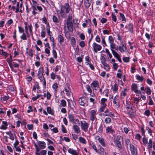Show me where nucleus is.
<instances>
[{"instance_id":"obj_9","label":"nucleus","mask_w":155,"mask_h":155,"mask_svg":"<svg viewBox=\"0 0 155 155\" xmlns=\"http://www.w3.org/2000/svg\"><path fill=\"white\" fill-rule=\"evenodd\" d=\"M70 121L73 124H80L79 121L78 119H75L74 116L71 115L69 116Z\"/></svg>"},{"instance_id":"obj_37","label":"nucleus","mask_w":155,"mask_h":155,"mask_svg":"<svg viewBox=\"0 0 155 155\" xmlns=\"http://www.w3.org/2000/svg\"><path fill=\"white\" fill-rule=\"evenodd\" d=\"M58 40L59 43L61 44L64 41V38L63 36L62 35H58Z\"/></svg>"},{"instance_id":"obj_23","label":"nucleus","mask_w":155,"mask_h":155,"mask_svg":"<svg viewBox=\"0 0 155 155\" xmlns=\"http://www.w3.org/2000/svg\"><path fill=\"white\" fill-rule=\"evenodd\" d=\"M68 153L71 154L72 155H78V151L72 149H68Z\"/></svg>"},{"instance_id":"obj_51","label":"nucleus","mask_w":155,"mask_h":155,"mask_svg":"<svg viewBox=\"0 0 155 155\" xmlns=\"http://www.w3.org/2000/svg\"><path fill=\"white\" fill-rule=\"evenodd\" d=\"M79 141L81 143L83 144H85L86 143V140L83 137H80L79 138Z\"/></svg>"},{"instance_id":"obj_10","label":"nucleus","mask_w":155,"mask_h":155,"mask_svg":"<svg viewBox=\"0 0 155 155\" xmlns=\"http://www.w3.org/2000/svg\"><path fill=\"white\" fill-rule=\"evenodd\" d=\"M24 24L25 25V33L27 36V38H30L31 35L30 33H29L28 31L29 29L28 25H28L27 22H25L24 23Z\"/></svg>"},{"instance_id":"obj_39","label":"nucleus","mask_w":155,"mask_h":155,"mask_svg":"<svg viewBox=\"0 0 155 155\" xmlns=\"http://www.w3.org/2000/svg\"><path fill=\"white\" fill-rule=\"evenodd\" d=\"M64 29L65 35H66V33L68 32V31L67 30V29H68V18L66 20V24L65 23L64 24Z\"/></svg>"},{"instance_id":"obj_5","label":"nucleus","mask_w":155,"mask_h":155,"mask_svg":"<svg viewBox=\"0 0 155 155\" xmlns=\"http://www.w3.org/2000/svg\"><path fill=\"white\" fill-rule=\"evenodd\" d=\"M131 87L132 90L137 95L140 94L141 91L137 89L138 86L137 84L135 83L133 84H132Z\"/></svg>"},{"instance_id":"obj_46","label":"nucleus","mask_w":155,"mask_h":155,"mask_svg":"<svg viewBox=\"0 0 155 155\" xmlns=\"http://www.w3.org/2000/svg\"><path fill=\"white\" fill-rule=\"evenodd\" d=\"M21 39L23 40H27V36L26 33H23L20 37Z\"/></svg>"},{"instance_id":"obj_45","label":"nucleus","mask_w":155,"mask_h":155,"mask_svg":"<svg viewBox=\"0 0 155 155\" xmlns=\"http://www.w3.org/2000/svg\"><path fill=\"white\" fill-rule=\"evenodd\" d=\"M132 105L131 103L129 101H126L125 107L127 110L128 109H129V108Z\"/></svg>"},{"instance_id":"obj_63","label":"nucleus","mask_w":155,"mask_h":155,"mask_svg":"<svg viewBox=\"0 0 155 155\" xmlns=\"http://www.w3.org/2000/svg\"><path fill=\"white\" fill-rule=\"evenodd\" d=\"M95 40L97 43H100L101 41V38L99 35H97L96 36Z\"/></svg>"},{"instance_id":"obj_41","label":"nucleus","mask_w":155,"mask_h":155,"mask_svg":"<svg viewBox=\"0 0 155 155\" xmlns=\"http://www.w3.org/2000/svg\"><path fill=\"white\" fill-rule=\"evenodd\" d=\"M104 67V69L107 71H109L110 69V67L106 63L103 64Z\"/></svg>"},{"instance_id":"obj_38","label":"nucleus","mask_w":155,"mask_h":155,"mask_svg":"<svg viewBox=\"0 0 155 155\" xmlns=\"http://www.w3.org/2000/svg\"><path fill=\"white\" fill-rule=\"evenodd\" d=\"M71 44L74 47L75 45L76 40L74 38L71 37L70 38Z\"/></svg>"},{"instance_id":"obj_4","label":"nucleus","mask_w":155,"mask_h":155,"mask_svg":"<svg viewBox=\"0 0 155 155\" xmlns=\"http://www.w3.org/2000/svg\"><path fill=\"white\" fill-rule=\"evenodd\" d=\"M81 129L85 132H87L89 124L84 121H81Z\"/></svg>"},{"instance_id":"obj_59","label":"nucleus","mask_w":155,"mask_h":155,"mask_svg":"<svg viewBox=\"0 0 155 155\" xmlns=\"http://www.w3.org/2000/svg\"><path fill=\"white\" fill-rule=\"evenodd\" d=\"M61 68V66L60 65H57L54 68V71L55 73L58 72L59 70Z\"/></svg>"},{"instance_id":"obj_36","label":"nucleus","mask_w":155,"mask_h":155,"mask_svg":"<svg viewBox=\"0 0 155 155\" xmlns=\"http://www.w3.org/2000/svg\"><path fill=\"white\" fill-rule=\"evenodd\" d=\"M106 133L113 134L114 132V130L112 129L111 126L108 127L106 129Z\"/></svg>"},{"instance_id":"obj_11","label":"nucleus","mask_w":155,"mask_h":155,"mask_svg":"<svg viewBox=\"0 0 155 155\" xmlns=\"http://www.w3.org/2000/svg\"><path fill=\"white\" fill-rule=\"evenodd\" d=\"M102 114L104 116H109L111 117H114V115L111 112H110L109 110L108 109L106 110Z\"/></svg>"},{"instance_id":"obj_27","label":"nucleus","mask_w":155,"mask_h":155,"mask_svg":"<svg viewBox=\"0 0 155 155\" xmlns=\"http://www.w3.org/2000/svg\"><path fill=\"white\" fill-rule=\"evenodd\" d=\"M97 140L102 146L103 147L106 146V144L104 142V140L102 138L99 137Z\"/></svg>"},{"instance_id":"obj_24","label":"nucleus","mask_w":155,"mask_h":155,"mask_svg":"<svg viewBox=\"0 0 155 155\" xmlns=\"http://www.w3.org/2000/svg\"><path fill=\"white\" fill-rule=\"evenodd\" d=\"M91 86L94 88H98L99 87V83L97 81H94L91 84Z\"/></svg>"},{"instance_id":"obj_18","label":"nucleus","mask_w":155,"mask_h":155,"mask_svg":"<svg viewBox=\"0 0 155 155\" xmlns=\"http://www.w3.org/2000/svg\"><path fill=\"white\" fill-rule=\"evenodd\" d=\"M87 25L90 26H91L92 25L91 20L89 19L85 20V22L82 24V26L84 28H85Z\"/></svg>"},{"instance_id":"obj_61","label":"nucleus","mask_w":155,"mask_h":155,"mask_svg":"<svg viewBox=\"0 0 155 155\" xmlns=\"http://www.w3.org/2000/svg\"><path fill=\"white\" fill-rule=\"evenodd\" d=\"M146 130L147 131L148 134L151 136H152V130L148 127H146Z\"/></svg>"},{"instance_id":"obj_25","label":"nucleus","mask_w":155,"mask_h":155,"mask_svg":"<svg viewBox=\"0 0 155 155\" xmlns=\"http://www.w3.org/2000/svg\"><path fill=\"white\" fill-rule=\"evenodd\" d=\"M29 31L31 35L32 36V38L33 39H34V37L33 36V27L31 24H30V25H28Z\"/></svg>"},{"instance_id":"obj_33","label":"nucleus","mask_w":155,"mask_h":155,"mask_svg":"<svg viewBox=\"0 0 155 155\" xmlns=\"http://www.w3.org/2000/svg\"><path fill=\"white\" fill-rule=\"evenodd\" d=\"M74 131L77 133H79L80 132V130L78 127L76 125H74L73 127Z\"/></svg>"},{"instance_id":"obj_28","label":"nucleus","mask_w":155,"mask_h":155,"mask_svg":"<svg viewBox=\"0 0 155 155\" xmlns=\"http://www.w3.org/2000/svg\"><path fill=\"white\" fill-rule=\"evenodd\" d=\"M92 0H85L84 5L86 8H88L90 6Z\"/></svg>"},{"instance_id":"obj_49","label":"nucleus","mask_w":155,"mask_h":155,"mask_svg":"<svg viewBox=\"0 0 155 155\" xmlns=\"http://www.w3.org/2000/svg\"><path fill=\"white\" fill-rule=\"evenodd\" d=\"M9 98V97L8 95L4 96L3 97H1V99L3 101H5L8 100Z\"/></svg>"},{"instance_id":"obj_50","label":"nucleus","mask_w":155,"mask_h":155,"mask_svg":"<svg viewBox=\"0 0 155 155\" xmlns=\"http://www.w3.org/2000/svg\"><path fill=\"white\" fill-rule=\"evenodd\" d=\"M90 146H91V147L93 149H94L95 151V152H97V153L98 152V150H97V149L95 144H94L93 143H91Z\"/></svg>"},{"instance_id":"obj_20","label":"nucleus","mask_w":155,"mask_h":155,"mask_svg":"<svg viewBox=\"0 0 155 155\" xmlns=\"http://www.w3.org/2000/svg\"><path fill=\"white\" fill-rule=\"evenodd\" d=\"M8 123L7 121H3L2 124L0 127V129L2 130H5L7 128Z\"/></svg>"},{"instance_id":"obj_54","label":"nucleus","mask_w":155,"mask_h":155,"mask_svg":"<svg viewBox=\"0 0 155 155\" xmlns=\"http://www.w3.org/2000/svg\"><path fill=\"white\" fill-rule=\"evenodd\" d=\"M120 19L123 21H126V19L124 15L121 13H120Z\"/></svg>"},{"instance_id":"obj_29","label":"nucleus","mask_w":155,"mask_h":155,"mask_svg":"<svg viewBox=\"0 0 155 155\" xmlns=\"http://www.w3.org/2000/svg\"><path fill=\"white\" fill-rule=\"evenodd\" d=\"M32 7L33 8V10L32 12V13L35 16L36 14H38V13L35 11H36L37 10L36 8V5H32Z\"/></svg>"},{"instance_id":"obj_3","label":"nucleus","mask_w":155,"mask_h":155,"mask_svg":"<svg viewBox=\"0 0 155 155\" xmlns=\"http://www.w3.org/2000/svg\"><path fill=\"white\" fill-rule=\"evenodd\" d=\"M85 64L86 65H88L92 70L94 69V67L93 64L91 63L90 58L88 56H86L85 57Z\"/></svg>"},{"instance_id":"obj_22","label":"nucleus","mask_w":155,"mask_h":155,"mask_svg":"<svg viewBox=\"0 0 155 155\" xmlns=\"http://www.w3.org/2000/svg\"><path fill=\"white\" fill-rule=\"evenodd\" d=\"M45 27L44 25L43 26V27L42 28L41 36V38H45L46 36V33L45 31Z\"/></svg>"},{"instance_id":"obj_40","label":"nucleus","mask_w":155,"mask_h":155,"mask_svg":"<svg viewBox=\"0 0 155 155\" xmlns=\"http://www.w3.org/2000/svg\"><path fill=\"white\" fill-rule=\"evenodd\" d=\"M152 141L151 139H150L147 144V148L151 149L152 148Z\"/></svg>"},{"instance_id":"obj_13","label":"nucleus","mask_w":155,"mask_h":155,"mask_svg":"<svg viewBox=\"0 0 155 155\" xmlns=\"http://www.w3.org/2000/svg\"><path fill=\"white\" fill-rule=\"evenodd\" d=\"M118 49H119V51L121 52H123L126 51L127 50V48L126 47V44L122 43H121V45L119 47Z\"/></svg>"},{"instance_id":"obj_44","label":"nucleus","mask_w":155,"mask_h":155,"mask_svg":"<svg viewBox=\"0 0 155 155\" xmlns=\"http://www.w3.org/2000/svg\"><path fill=\"white\" fill-rule=\"evenodd\" d=\"M46 109L48 113L51 115L54 114V112L52 111L50 107H47Z\"/></svg>"},{"instance_id":"obj_14","label":"nucleus","mask_w":155,"mask_h":155,"mask_svg":"<svg viewBox=\"0 0 155 155\" xmlns=\"http://www.w3.org/2000/svg\"><path fill=\"white\" fill-rule=\"evenodd\" d=\"M5 133L9 135V139L12 140L13 141L14 140V136L15 135V133L14 132L13 133L11 131H9L6 132Z\"/></svg>"},{"instance_id":"obj_31","label":"nucleus","mask_w":155,"mask_h":155,"mask_svg":"<svg viewBox=\"0 0 155 155\" xmlns=\"http://www.w3.org/2000/svg\"><path fill=\"white\" fill-rule=\"evenodd\" d=\"M41 82L43 81V85L45 88L46 87V82L45 80V78L44 76L40 77L39 78Z\"/></svg>"},{"instance_id":"obj_53","label":"nucleus","mask_w":155,"mask_h":155,"mask_svg":"<svg viewBox=\"0 0 155 155\" xmlns=\"http://www.w3.org/2000/svg\"><path fill=\"white\" fill-rule=\"evenodd\" d=\"M100 60L102 64H103L106 63V59L104 56L102 55L101 56L100 58Z\"/></svg>"},{"instance_id":"obj_60","label":"nucleus","mask_w":155,"mask_h":155,"mask_svg":"<svg viewBox=\"0 0 155 155\" xmlns=\"http://www.w3.org/2000/svg\"><path fill=\"white\" fill-rule=\"evenodd\" d=\"M136 70L135 66L133 64H132V66L131 68V73L134 74V73Z\"/></svg>"},{"instance_id":"obj_17","label":"nucleus","mask_w":155,"mask_h":155,"mask_svg":"<svg viewBox=\"0 0 155 155\" xmlns=\"http://www.w3.org/2000/svg\"><path fill=\"white\" fill-rule=\"evenodd\" d=\"M127 110L129 113L132 114L135 112L136 111V108L134 105H132L130 107L129 109H128Z\"/></svg>"},{"instance_id":"obj_26","label":"nucleus","mask_w":155,"mask_h":155,"mask_svg":"<svg viewBox=\"0 0 155 155\" xmlns=\"http://www.w3.org/2000/svg\"><path fill=\"white\" fill-rule=\"evenodd\" d=\"M135 78L136 80L140 82L143 81L144 80L143 77L142 76H140L138 74H137L136 75Z\"/></svg>"},{"instance_id":"obj_21","label":"nucleus","mask_w":155,"mask_h":155,"mask_svg":"<svg viewBox=\"0 0 155 155\" xmlns=\"http://www.w3.org/2000/svg\"><path fill=\"white\" fill-rule=\"evenodd\" d=\"M44 70L42 68L40 67L39 68L38 73V76L39 78L44 76L43 73Z\"/></svg>"},{"instance_id":"obj_56","label":"nucleus","mask_w":155,"mask_h":155,"mask_svg":"<svg viewBox=\"0 0 155 155\" xmlns=\"http://www.w3.org/2000/svg\"><path fill=\"white\" fill-rule=\"evenodd\" d=\"M52 19L53 21L55 23H58L59 22V21L57 17L55 15H53L52 17Z\"/></svg>"},{"instance_id":"obj_15","label":"nucleus","mask_w":155,"mask_h":155,"mask_svg":"<svg viewBox=\"0 0 155 155\" xmlns=\"http://www.w3.org/2000/svg\"><path fill=\"white\" fill-rule=\"evenodd\" d=\"M120 97L119 96L116 95L114 98L113 103L116 105V106L118 107L119 103Z\"/></svg>"},{"instance_id":"obj_12","label":"nucleus","mask_w":155,"mask_h":155,"mask_svg":"<svg viewBox=\"0 0 155 155\" xmlns=\"http://www.w3.org/2000/svg\"><path fill=\"white\" fill-rule=\"evenodd\" d=\"M130 150L132 155H137V150L133 145H130Z\"/></svg>"},{"instance_id":"obj_64","label":"nucleus","mask_w":155,"mask_h":155,"mask_svg":"<svg viewBox=\"0 0 155 155\" xmlns=\"http://www.w3.org/2000/svg\"><path fill=\"white\" fill-rule=\"evenodd\" d=\"M123 61L125 63L129 62L130 61V58L128 57H124L123 58Z\"/></svg>"},{"instance_id":"obj_57","label":"nucleus","mask_w":155,"mask_h":155,"mask_svg":"<svg viewBox=\"0 0 155 155\" xmlns=\"http://www.w3.org/2000/svg\"><path fill=\"white\" fill-rule=\"evenodd\" d=\"M108 41L110 44L114 42V39L112 36H109Z\"/></svg>"},{"instance_id":"obj_16","label":"nucleus","mask_w":155,"mask_h":155,"mask_svg":"<svg viewBox=\"0 0 155 155\" xmlns=\"http://www.w3.org/2000/svg\"><path fill=\"white\" fill-rule=\"evenodd\" d=\"M38 144L39 147L40 149H43L46 147V143L44 141H39Z\"/></svg>"},{"instance_id":"obj_35","label":"nucleus","mask_w":155,"mask_h":155,"mask_svg":"<svg viewBox=\"0 0 155 155\" xmlns=\"http://www.w3.org/2000/svg\"><path fill=\"white\" fill-rule=\"evenodd\" d=\"M127 92V89H124L121 92L120 95L121 97L124 98L126 95Z\"/></svg>"},{"instance_id":"obj_19","label":"nucleus","mask_w":155,"mask_h":155,"mask_svg":"<svg viewBox=\"0 0 155 155\" xmlns=\"http://www.w3.org/2000/svg\"><path fill=\"white\" fill-rule=\"evenodd\" d=\"M87 100L84 97H81L79 99V103L82 106H84L86 103Z\"/></svg>"},{"instance_id":"obj_2","label":"nucleus","mask_w":155,"mask_h":155,"mask_svg":"<svg viewBox=\"0 0 155 155\" xmlns=\"http://www.w3.org/2000/svg\"><path fill=\"white\" fill-rule=\"evenodd\" d=\"M92 46L93 50L95 53H97V51H101L102 49V46L101 45L95 42L93 43Z\"/></svg>"},{"instance_id":"obj_30","label":"nucleus","mask_w":155,"mask_h":155,"mask_svg":"<svg viewBox=\"0 0 155 155\" xmlns=\"http://www.w3.org/2000/svg\"><path fill=\"white\" fill-rule=\"evenodd\" d=\"M101 44L104 47H105V46H107V45L106 44V41L105 40V37L102 35L101 34Z\"/></svg>"},{"instance_id":"obj_34","label":"nucleus","mask_w":155,"mask_h":155,"mask_svg":"<svg viewBox=\"0 0 155 155\" xmlns=\"http://www.w3.org/2000/svg\"><path fill=\"white\" fill-rule=\"evenodd\" d=\"M12 60L11 59V58H8L7 59L6 61L8 63L9 66H10L11 69L12 70L13 69V67L12 66Z\"/></svg>"},{"instance_id":"obj_43","label":"nucleus","mask_w":155,"mask_h":155,"mask_svg":"<svg viewBox=\"0 0 155 155\" xmlns=\"http://www.w3.org/2000/svg\"><path fill=\"white\" fill-rule=\"evenodd\" d=\"M58 85L57 83H54L52 85V88L54 90V93L56 94L57 91Z\"/></svg>"},{"instance_id":"obj_32","label":"nucleus","mask_w":155,"mask_h":155,"mask_svg":"<svg viewBox=\"0 0 155 155\" xmlns=\"http://www.w3.org/2000/svg\"><path fill=\"white\" fill-rule=\"evenodd\" d=\"M111 90L113 92H116L118 89V85L117 84H115L111 87Z\"/></svg>"},{"instance_id":"obj_58","label":"nucleus","mask_w":155,"mask_h":155,"mask_svg":"<svg viewBox=\"0 0 155 155\" xmlns=\"http://www.w3.org/2000/svg\"><path fill=\"white\" fill-rule=\"evenodd\" d=\"M109 92V90L107 88L105 89L104 91V94L105 96L106 97H108Z\"/></svg>"},{"instance_id":"obj_1","label":"nucleus","mask_w":155,"mask_h":155,"mask_svg":"<svg viewBox=\"0 0 155 155\" xmlns=\"http://www.w3.org/2000/svg\"><path fill=\"white\" fill-rule=\"evenodd\" d=\"M68 13V4L66 3L64 5L61 6L60 14L63 18H66Z\"/></svg>"},{"instance_id":"obj_48","label":"nucleus","mask_w":155,"mask_h":155,"mask_svg":"<svg viewBox=\"0 0 155 155\" xmlns=\"http://www.w3.org/2000/svg\"><path fill=\"white\" fill-rule=\"evenodd\" d=\"M145 91H146V93L147 95H150L151 94V91L149 87H146L145 88Z\"/></svg>"},{"instance_id":"obj_42","label":"nucleus","mask_w":155,"mask_h":155,"mask_svg":"<svg viewBox=\"0 0 155 155\" xmlns=\"http://www.w3.org/2000/svg\"><path fill=\"white\" fill-rule=\"evenodd\" d=\"M107 99L105 98H102L101 100V104L102 105L106 106V103L107 102Z\"/></svg>"},{"instance_id":"obj_55","label":"nucleus","mask_w":155,"mask_h":155,"mask_svg":"<svg viewBox=\"0 0 155 155\" xmlns=\"http://www.w3.org/2000/svg\"><path fill=\"white\" fill-rule=\"evenodd\" d=\"M98 153H99L101 154H103L104 153V149L101 147L100 146L99 147L98 149Z\"/></svg>"},{"instance_id":"obj_47","label":"nucleus","mask_w":155,"mask_h":155,"mask_svg":"<svg viewBox=\"0 0 155 155\" xmlns=\"http://www.w3.org/2000/svg\"><path fill=\"white\" fill-rule=\"evenodd\" d=\"M116 45L114 42L110 44V47L112 52L114 51V49L115 48Z\"/></svg>"},{"instance_id":"obj_7","label":"nucleus","mask_w":155,"mask_h":155,"mask_svg":"<svg viewBox=\"0 0 155 155\" xmlns=\"http://www.w3.org/2000/svg\"><path fill=\"white\" fill-rule=\"evenodd\" d=\"M128 31L132 33L133 31V25L132 24L130 23L128 25H127L125 27L123 31L124 32H127Z\"/></svg>"},{"instance_id":"obj_8","label":"nucleus","mask_w":155,"mask_h":155,"mask_svg":"<svg viewBox=\"0 0 155 155\" xmlns=\"http://www.w3.org/2000/svg\"><path fill=\"white\" fill-rule=\"evenodd\" d=\"M97 110L96 109H94L91 110L90 112V120L93 122L95 118V115L96 114Z\"/></svg>"},{"instance_id":"obj_62","label":"nucleus","mask_w":155,"mask_h":155,"mask_svg":"<svg viewBox=\"0 0 155 155\" xmlns=\"http://www.w3.org/2000/svg\"><path fill=\"white\" fill-rule=\"evenodd\" d=\"M133 100L134 101V103L135 104H138L140 101V99L137 97H133Z\"/></svg>"},{"instance_id":"obj_6","label":"nucleus","mask_w":155,"mask_h":155,"mask_svg":"<svg viewBox=\"0 0 155 155\" xmlns=\"http://www.w3.org/2000/svg\"><path fill=\"white\" fill-rule=\"evenodd\" d=\"M122 137L121 136H118L117 137L115 142L116 145L120 148L122 147L121 142L122 141Z\"/></svg>"},{"instance_id":"obj_52","label":"nucleus","mask_w":155,"mask_h":155,"mask_svg":"<svg viewBox=\"0 0 155 155\" xmlns=\"http://www.w3.org/2000/svg\"><path fill=\"white\" fill-rule=\"evenodd\" d=\"M1 51L2 53L1 54L2 55L4 56L5 58L8 56L9 55V54L6 51H4L3 50H2Z\"/></svg>"}]
</instances>
